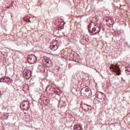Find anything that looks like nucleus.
<instances>
[{"label": "nucleus", "mask_w": 130, "mask_h": 130, "mask_svg": "<svg viewBox=\"0 0 130 130\" xmlns=\"http://www.w3.org/2000/svg\"><path fill=\"white\" fill-rule=\"evenodd\" d=\"M59 44L58 43V41H55L53 43H52V45L50 46V48L52 50H56L57 48H58V46Z\"/></svg>", "instance_id": "39448f33"}, {"label": "nucleus", "mask_w": 130, "mask_h": 130, "mask_svg": "<svg viewBox=\"0 0 130 130\" xmlns=\"http://www.w3.org/2000/svg\"><path fill=\"white\" fill-rule=\"evenodd\" d=\"M7 79V76L5 77L4 78H2L0 79V83L3 82V83H6V80Z\"/></svg>", "instance_id": "9d476101"}, {"label": "nucleus", "mask_w": 130, "mask_h": 130, "mask_svg": "<svg viewBox=\"0 0 130 130\" xmlns=\"http://www.w3.org/2000/svg\"><path fill=\"white\" fill-rule=\"evenodd\" d=\"M74 130H82V126L79 124H76L74 126Z\"/></svg>", "instance_id": "0eeeda50"}, {"label": "nucleus", "mask_w": 130, "mask_h": 130, "mask_svg": "<svg viewBox=\"0 0 130 130\" xmlns=\"http://www.w3.org/2000/svg\"><path fill=\"white\" fill-rule=\"evenodd\" d=\"M54 92L55 93V94L58 95L60 93V90L58 89L54 88Z\"/></svg>", "instance_id": "1a4fd4ad"}, {"label": "nucleus", "mask_w": 130, "mask_h": 130, "mask_svg": "<svg viewBox=\"0 0 130 130\" xmlns=\"http://www.w3.org/2000/svg\"><path fill=\"white\" fill-rule=\"evenodd\" d=\"M37 58L34 55H29L27 58V61L28 63L32 64L36 62Z\"/></svg>", "instance_id": "20e7f679"}, {"label": "nucleus", "mask_w": 130, "mask_h": 130, "mask_svg": "<svg viewBox=\"0 0 130 130\" xmlns=\"http://www.w3.org/2000/svg\"><path fill=\"white\" fill-rule=\"evenodd\" d=\"M88 92H89V89L86 88H83L81 90L82 95H86L88 94Z\"/></svg>", "instance_id": "423d86ee"}, {"label": "nucleus", "mask_w": 130, "mask_h": 130, "mask_svg": "<svg viewBox=\"0 0 130 130\" xmlns=\"http://www.w3.org/2000/svg\"><path fill=\"white\" fill-rule=\"evenodd\" d=\"M88 30L89 32L91 33V35H96L97 33L100 32L101 28L100 25L95 24L94 22H91L88 25Z\"/></svg>", "instance_id": "f257e3e1"}, {"label": "nucleus", "mask_w": 130, "mask_h": 130, "mask_svg": "<svg viewBox=\"0 0 130 130\" xmlns=\"http://www.w3.org/2000/svg\"><path fill=\"white\" fill-rule=\"evenodd\" d=\"M28 22H29V23H31V20H30V19H28Z\"/></svg>", "instance_id": "ddd939ff"}, {"label": "nucleus", "mask_w": 130, "mask_h": 130, "mask_svg": "<svg viewBox=\"0 0 130 130\" xmlns=\"http://www.w3.org/2000/svg\"><path fill=\"white\" fill-rule=\"evenodd\" d=\"M43 61L45 64H48V63H49V62L50 61V60L47 58V57H45L43 59Z\"/></svg>", "instance_id": "6e6552de"}, {"label": "nucleus", "mask_w": 130, "mask_h": 130, "mask_svg": "<svg viewBox=\"0 0 130 130\" xmlns=\"http://www.w3.org/2000/svg\"><path fill=\"white\" fill-rule=\"evenodd\" d=\"M8 80H10V78H8V77H6V82L5 83H7Z\"/></svg>", "instance_id": "9b49d317"}, {"label": "nucleus", "mask_w": 130, "mask_h": 130, "mask_svg": "<svg viewBox=\"0 0 130 130\" xmlns=\"http://www.w3.org/2000/svg\"><path fill=\"white\" fill-rule=\"evenodd\" d=\"M0 93H1V91H0Z\"/></svg>", "instance_id": "4468645a"}, {"label": "nucleus", "mask_w": 130, "mask_h": 130, "mask_svg": "<svg viewBox=\"0 0 130 130\" xmlns=\"http://www.w3.org/2000/svg\"><path fill=\"white\" fill-rule=\"evenodd\" d=\"M110 70H113V72H114L115 73H117V75L119 76L120 75V69H119V67L117 65H113L112 64L110 67Z\"/></svg>", "instance_id": "7ed1b4c3"}, {"label": "nucleus", "mask_w": 130, "mask_h": 130, "mask_svg": "<svg viewBox=\"0 0 130 130\" xmlns=\"http://www.w3.org/2000/svg\"><path fill=\"white\" fill-rule=\"evenodd\" d=\"M10 81H11V79L9 78V80L7 79V82H6L7 84H8V83H9V82H10Z\"/></svg>", "instance_id": "f8f14e48"}, {"label": "nucleus", "mask_w": 130, "mask_h": 130, "mask_svg": "<svg viewBox=\"0 0 130 130\" xmlns=\"http://www.w3.org/2000/svg\"><path fill=\"white\" fill-rule=\"evenodd\" d=\"M20 106L22 110H28L29 107H30V104L29 103V102L23 101Z\"/></svg>", "instance_id": "f03ea898"}]
</instances>
